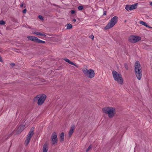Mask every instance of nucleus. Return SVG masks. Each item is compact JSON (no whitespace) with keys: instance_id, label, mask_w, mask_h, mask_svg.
Wrapping results in <instances>:
<instances>
[{"instance_id":"obj_31","label":"nucleus","mask_w":152,"mask_h":152,"mask_svg":"<svg viewBox=\"0 0 152 152\" xmlns=\"http://www.w3.org/2000/svg\"><path fill=\"white\" fill-rule=\"evenodd\" d=\"M75 11L74 10H71V14H73L75 12Z\"/></svg>"},{"instance_id":"obj_6","label":"nucleus","mask_w":152,"mask_h":152,"mask_svg":"<svg viewBox=\"0 0 152 152\" xmlns=\"http://www.w3.org/2000/svg\"><path fill=\"white\" fill-rule=\"evenodd\" d=\"M46 97L45 95H38L35 97V100H37V104L38 105H40L42 104L44 102Z\"/></svg>"},{"instance_id":"obj_9","label":"nucleus","mask_w":152,"mask_h":152,"mask_svg":"<svg viewBox=\"0 0 152 152\" xmlns=\"http://www.w3.org/2000/svg\"><path fill=\"white\" fill-rule=\"evenodd\" d=\"M75 129V125H72L69 132V137H70L72 135Z\"/></svg>"},{"instance_id":"obj_39","label":"nucleus","mask_w":152,"mask_h":152,"mask_svg":"<svg viewBox=\"0 0 152 152\" xmlns=\"http://www.w3.org/2000/svg\"><path fill=\"white\" fill-rule=\"evenodd\" d=\"M28 28H31V27L29 26H28Z\"/></svg>"},{"instance_id":"obj_32","label":"nucleus","mask_w":152,"mask_h":152,"mask_svg":"<svg viewBox=\"0 0 152 152\" xmlns=\"http://www.w3.org/2000/svg\"><path fill=\"white\" fill-rule=\"evenodd\" d=\"M10 65L11 66H12V67H13L15 65V64L14 63H12L10 64Z\"/></svg>"},{"instance_id":"obj_1","label":"nucleus","mask_w":152,"mask_h":152,"mask_svg":"<svg viewBox=\"0 0 152 152\" xmlns=\"http://www.w3.org/2000/svg\"><path fill=\"white\" fill-rule=\"evenodd\" d=\"M104 113L107 114L109 118L113 117L116 113L115 109L111 107H107L103 108L102 109Z\"/></svg>"},{"instance_id":"obj_18","label":"nucleus","mask_w":152,"mask_h":152,"mask_svg":"<svg viewBox=\"0 0 152 152\" xmlns=\"http://www.w3.org/2000/svg\"><path fill=\"white\" fill-rule=\"evenodd\" d=\"M140 24L142 25H144L146 27H148V25L147 23H146L145 22H144L143 21H140Z\"/></svg>"},{"instance_id":"obj_21","label":"nucleus","mask_w":152,"mask_h":152,"mask_svg":"<svg viewBox=\"0 0 152 152\" xmlns=\"http://www.w3.org/2000/svg\"><path fill=\"white\" fill-rule=\"evenodd\" d=\"M72 25L71 24L69 23L67 24V28L68 29H69L72 28Z\"/></svg>"},{"instance_id":"obj_29","label":"nucleus","mask_w":152,"mask_h":152,"mask_svg":"<svg viewBox=\"0 0 152 152\" xmlns=\"http://www.w3.org/2000/svg\"><path fill=\"white\" fill-rule=\"evenodd\" d=\"M27 10L26 9H25L23 10V13H26V12Z\"/></svg>"},{"instance_id":"obj_35","label":"nucleus","mask_w":152,"mask_h":152,"mask_svg":"<svg viewBox=\"0 0 152 152\" xmlns=\"http://www.w3.org/2000/svg\"><path fill=\"white\" fill-rule=\"evenodd\" d=\"M72 21L74 22H75L76 21V20L75 19H74L72 20Z\"/></svg>"},{"instance_id":"obj_13","label":"nucleus","mask_w":152,"mask_h":152,"mask_svg":"<svg viewBox=\"0 0 152 152\" xmlns=\"http://www.w3.org/2000/svg\"><path fill=\"white\" fill-rule=\"evenodd\" d=\"M25 126V125H22L20 126L18 128V131L19 132H22L24 129Z\"/></svg>"},{"instance_id":"obj_40","label":"nucleus","mask_w":152,"mask_h":152,"mask_svg":"<svg viewBox=\"0 0 152 152\" xmlns=\"http://www.w3.org/2000/svg\"><path fill=\"white\" fill-rule=\"evenodd\" d=\"M24 27H26L25 25Z\"/></svg>"},{"instance_id":"obj_7","label":"nucleus","mask_w":152,"mask_h":152,"mask_svg":"<svg viewBox=\"0 0 152 152\" xmlns=\"http://www.w3.org/2000/svg\"><path fill=\"white\" fill-rule=\"evenodd\" d=\"M51 142L53 145L56 144L58 142V138L56 133L54 132L52 134Z\"/></svg>"},{"instance_id":"obj_23","label":"nucleus","mask_w":152,"mask_h":152,"mask_svg":"<svg viewBox=\"0 0 152 152\" xmlns=\"http://www.w3.org/2000/svg\"><path fill=\"white\" fill-rule=\"evenodd\" d=\"M5 24V22L4 21L1 20L0 21V24L1 25H4Z\"/></svg>"},{"instance_id":"obj_11","label":"nucleus","mask_w":152,"mask_h":152,"mask_svg":"<svg viewBox=\"0 0 152 152\" xmlns=\"http://www.w3.org/2000/svg\"><path fill=\"white\" fill-rule=\"evenodd\" d=\"M64 59L65 61L68 63L69 64L71 65H73L77 67H78V66L77 65H76L73 62L71 61L69 59L65 58H64Z\"/></svg>"},{"instance_id":"obj_37","label":"nucleus","mask_w":152,"mask_h":152,"mask_svg":"<svg viewBox=\"0 0 152 152\" xmlns=\"http://www.w3.org/2000/svg\"><path fill=\"white\" fill-rule=\"evenodd\" d=\"M48 40H50V39H51V40H53V39H51V38H48Z\"/></svg>"},{"instance_id":"obj_2","label":"nucleus","mask_w":152,"mask_h":152,"mask_svg":"<svg viewBox=\"0 0 152 152\" xmlns=\"http://www.w3.org/2000/svg\"><path fill=\"white\" fill-rule=\"evenodd\" d=\"M135 68L137 77L138 80H140L141 78L142 74L141 66L139 61H137L136 62L135 64Z\"/></svg>"},{"instance_id":"obj_38","label":"nucleus","mask_w":152,"mask_h":152,"mask_svg":"<svg viewBox=\"0 0 152 152\" xmlns=\"http://www.w3.org/2000/svg\"><path fill=\"white\" fill-rule=\"evenodd\" d=\"M150 5L151 6H152V2H150Z\"/></svg>"},{"instance_id":"obj_34","label":"nucleus","mask_w":152,"mask_h":152,"mask_svg":"<svg viewBox=\"0 0 152 152\" xmlns=\"http://www.w3.org/2000/svg\"><path fill=\"white\" fill-rule=\"evenodd\" d=\"M106 12H107L106 11H104L103 15H106Z\"/></svg>"},{"instance_id":"obj_15","label":"nucleus","mask_w":152,"mask_h":152,"mask_svg":"<svg viewBox=\"0 0 152 152\" xmlns=\"http://www.w3.org/2000/svg\"><path fill=\"white\" fill-rule=\"evenodd\" d=\"M48 148V145L46 143L44 144L43 148V152H47V148Z\"/></svg>"},{"instance_id":"obj_20","label":"nucleus","mask_w":152,"mask_h":152,"mask_svg":"<svg viewBox=\"0 0 152 152\" xmlns=\"http://www.w3.org/2000/svg\"><path fill=\"white\" fill-rule=\"evenodd\" d=\"M36 42L41 43H44L45 42V41L41 40L38 39V38H37V40Z\"/></svg>"},{"instance_id":"obj_30","label":"nucleus","mask_w":152,"mask_h":152,"mask_svg":"<svg viewBox=\"0 0 152 152\" xmlns=\"http://www.w3.org/2000/svg\"><path fill=\"white\" fill-rule=\"evenodd\" d=\"M89 37L92 39H93L94 38V37L93 35H91L89 36Z\"/></svg>"},{"instance_id":"obj_10","label":"nucleus","mask_w":152,"mask_h":152,"mask_svg":"<svg viewBox=\"0 0 152 152\" xmlns=\"http://www.w3.org/2000/svg\"><path fill=\"white\" fill-rule=\"evenodd\" d=\"M29 40L33 41L34 42H36L37 38L33 36H28L27 37Z\"/></svg>"},{"instance_id":"obj_36","label":"nucleus","mask_w":152,"mask_h":152,"mask_svg":"<svg viewBox=\"0 0 152 152\" xmlns=\"http://www.w3.org/2000/svg\"><path fill=\"white\" fill-rule=\"evenodd\" d=\"M23 4L22 3V4H20V7H23Z\"/></svg>"},{"instance_id":"obj_28","label":"nucleus","mask_w":152,"mask_h":152,"mask_svg":"<svg viewBox=\"0 0 152 152\" xmlns=\"http://www.w3.org/2000/svg\"><path fill=\"white\" fill-rule=\"evenodd\" d=\"M91 148V146H89L88 148L86 149V151H88Z\"/></svg>"},{"instance_id":"obj_17","label":"nucleus","mask_w":152,"mask_h":152,"mask_svg":"<svg viewBox=\"0 0 152 152\" xmlns=\"http://www.w3.org/2000/svg\"><path fill=\"white\" fill-rule=\"evenodd\" d=\"M31 140L26 138V139L25 142V144L26 146H27L28 145L29 143Z\"/></svg>"},{"instance_id":"obj_25","label":"nucleus","mask_w":152,"mask_h":152,"mask_svg":"<svg viewBox=\"0 0 152 152\" xmlns=\"http://www.w3.org/2000/svg\"><path fill=\"white\" fill-rule=\"evenodd\" d=\"M34 127H32V128H31L29 132L31 133H34Z\"/></svg>"},{"instance_id":"obj_24","label":"nucleus","mask_w":152,"mask_h":152,"mask_svg":"<svg viewBox=\"0 0 152 152\" xmlns=\"http://www.w3.org/2000/svg\"><path fill=\"white\" fill-rule=\"evenodd\" d=\"M124 66L125 68V69L126 70H128V65L126 64H124Z\"/></svg>"},{"instance_id":"obj_5","label":"nucleus","mask_w":152,"mask_h":152,"mask_svg":"<svg viewBox=\"0 0 152 152\" xmlns=\"http://www.w3.org/2000/svg\"><path fill=\"white\" fill-rule=\"evenodd\" d=\"M82 71L84 75L89 78H92L94 76V72L92 69H87L86 68H84Z\"/></svg>"},{"instance_id":"obj_33","label":"nucleus","mask_w":152,"mask_h":152,"mask_svg":"<svg viewBox=\"0 0 152 152\" xmlns=\"http://www.w3.org/2000/svg\"><path fill=\"white\" fill-rule=\"evenodd\" d=\"M0 61L1 62L3 61V60L2 59V57H1L0 55Z\"/></svg>"},{"instance_id":"obj_3","label":"nucleus","mask_w":152,"mask_h":152,"mask_svg":"<svg viewBox=\"0 0 152 152\" xmlns=\"http://www.w3.org/2000/svg\"><path fill=\"white\" fill-rule=\"evenodd\" d=\"M112 74L114 80L118 84L121 85H122L123 83L124 80L121 75L115 71H113Z\"/></svg>"},{"instance_id":"obj_16","label":"nucleus","mask_w":152,"mask_h":152,"mask_svg":"<svg viewBox=\"0 0 152 152\" xmlns=\"http://www.w3.org/2000/svg\"><path fill=\"white\" fill-rule=\"evenodd\" d=\"M34 133H31L29 132L27 136V138L31 140L32 137Z\"/></svg>"},{"instance_id":"obj_8","label":"nucleus","mask_w":152,"mask_h":152,"mask_svg":"<svg viewBox=\"0 0 152 152\" xmlns=\"http://www.w3.org/2000/svg\"><path fill=\"white\" fill-rule=\"evenodd\" d=\"M141 39V37L137 36H131L129 38V41L132 43H135Z\"/></svg>"},{"instance_id":"obj_22","label":"nucleus","mask_w":152,"mask_h":152,"mask_svg":"<svg viewBox=\"0 0 152 152\" xmlns=\"http://www.w3.org/2000/svg\"><path fill=\"white\" fill-rule=\"evenodd\" d=\"M130 5H126L125 9L127 11H129V10H131V9L130 8Z\"/></svg>"},{"instance_id":"obj_14","label":"nucleus","mask_w":152,"mask_h":152,"mask_svg":"<svg viewBox=\"0 0 152 152\" xmlns=\"http://www.w3.org/2000/svg\"><path fill=\"white\" fill-rule=\"evenodd\" d=\"M64 133L62 132L60 135V139L61 141L63 142L64 141Z\"/></svg>"},{"instance_id":"obj_4","label":"nucleus","mask_w":152,"mask_h":152,"mask_svg":"<svg viewBox=\"0 0 152 152\" xmlns=\"http://www.w3.org/2000/svg\"><path fill=\"white\" fill-rule=\"evenodd\" d=\"M118 19V18L116 16L113 17L111 19L110 22L105 27L104 29L106 30L113 27L117 23Z\"/></svg>"},{"instance_id":"obj_26","label":"nucleus","mask_w":152,"mask_h":152,"mask_svg":"<svg viewBox=\"0 0 152 152\" xmlns=\"http://www.w3.org/2000/svg\"><path fill=\"white\" fill-rule=\"evenodd\" d=\"M83 7L82 6H80L78 7V9L79 10H83Z\"/></svg>"},{"instance_id":"obj_19","label":"nucleus","mask_w":152,"mask_h":152,"mask_svg":"<svg viewBox=\"0 0 152 152\" xmlns=\"http://www.w3.org/2000/svg\"><path fill=\"white\" fill-rule=\"evenodd\" d=\"M34 34H36L37 35L43 36L44 37L46 36V35L45 34H42L41 33L39 32H34Z\"/></svg>"},{"instance_id":"obj_27","label":"nucleus","mask_w":152,"mask_h":152,"mask_svg":"<svg viewBox=\"0 0 152 152\" xmlns=\"http://www.w3.org/2000/svg\"><path fill=\"white\" fill-rule=\"evenodd\" d=\"M38 18L40 20H42L43 19L42 16L40 15L38 16Z\"/></svg>"},{"instance_id":"obj_12","label":"nucleus","mask_w":152,"mask_h":152,"mask_svg":"<svg viewBox=\"0 0 152 152\" xmlns=\"http://www.w3.org/2000/svg\"><path fill=\"white\" fill-rule=\"evenodd\" d=\"M138 5V3H136L134 4H133L130 5V8L131 9V10H132L134 9H135L137 8V6Z\"/></svg>"}]
</instances>
